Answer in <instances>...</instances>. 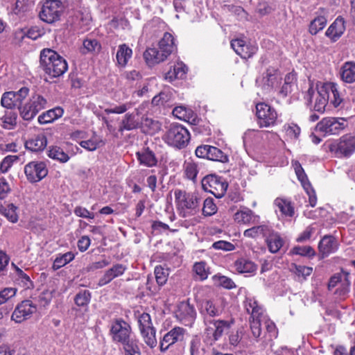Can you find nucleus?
Segmentation results:
<instances>
[{
    "mask_svg": "<svg viewBox=\"0 0 355 355\" xmlns=\"http://www.w3.org/2000/svg\"><path fill=\"white\" fill-rule=\"evenodd\" d=\"M327 24V19L324 16H318L311 21L309 26V32L311 35H316L322 31Z\"/></svg>",
    "mask_w": 355,
    "mask_h": 355,
    "instance_id": "nucleus-47",
    "label": "nucleus"
},
{
    "mask_svg": "<svg viewBox=\"0 0 355 355\" xmlns=\"http://www.w3.org/2000/svg\"><path fill=\"white\" fill-rule=\"evenodd\" d=\"M231 46L243 59H248L257 53V46L252 44H247L242 38L234 39L231 41Z\"/></svg>",
    "mask_w": 355,
    "mask_h": 355,
    "instance_id": "nucleus-24",
    "label": "nucleus"
},
{
    "mask_svg": "<svg viewBox=\"0 0 355 355\" xmlns=\"http://www.w3.org/2000/svg\"><path fill=\"white\" fill-rule=\"evenodd\" d=\"M64 10L60 0H45L39 12V17L44 22L52 24L58 21Z\"/></svg>",
    "mask_w": 355,
    "mask_h": 355,
    "instance_id": "nucleus-10",
    "label": "nucleus"
},
{
    "mask_svg": "<svg viewBox=\"0 0 355 355\" xmlns=\"http://www.w3.org/2000/svg\"><path fill=\"white\" fill-rule=\"evenodd\" d=\"M18 159L16 155H8L3 159L0 163V171L1 173H6L12 166L13 163Z\"/></svg>",
    "mask_w": 355,
    "mask_h": 355,
    "instance_id": "nucleus-61",
    "label": "nucleus"
},
{
    "mask_svg": "<svg viewBox=\"0 0 355 355\" xmlns=\"http://www.w3.org/2000/svg\"><path fill=\"white\" fill-rule=\"evenodd\" d=\"M256 115L258 124L261 128L271 127L276 124L277 119V112L273 107L266 103H259L257 104Z\"/></svg>",
    "mask_w": 355,
    "mask_h": 355,
    "instance_id": "nucleus-15",
    "label": "nucleus"
},
{
    "mask_svg": "<svg viewBox=\"0 0 355 355\" xmlns=\"http://www.w3.org/2000/svg\"><path fill=\"white\" fill-rule=\"evenodd\" d=\"M175 198L180 216L186 218L199 212L201 199L198 193L177 190L175 191Z\"/></svg>",
    "mask_w": 355,
    "mask_h": 355,
    "instance_id": "nucleus-5",
    "label": "nucleus"
},
{
    "mask_svg": "<svg viewBox=\"0 0 355 355\" xmlns=\"http://www.w3.org/2000/svg\"><path fill=\"white\" fill-rule=\"evenodd\" d=\"M204 191L212 193L215 197L222 198L227 189L228 184L225 180L216 175H208L204 177L201 181Z\"/></svg>",
    "mask_w": 355,
    "mask_h": 355,
    "instance_id": "nucleus-12",
    "label": "nucleus"
},
{
    "mask_svg": "<svg viewBox=\"0 0 355 355\" xmlns=\"http://www.w3.org/2000/svg\"><path fill=\"white\" fill-rule=\"evenodd\" d=\"M40 66L50 77L62 76L68 69L67 61L56 51L44 49L40 53Z\"/></svg>",
    "mask_w": 355,
    "mask_h": 355,
    "instance_id": "nucleus-2",
    "label": "nucleus"
},
{
    "mask_svg": "<svg viewBox=\"0 0 355 355\" xmlns=\"http://www.w3.org/2000/svg\"><path fill=\"white\" fill-rule=\"evenodd\" d=\"M141 337L146 343L150 348L153 349L157 346V341L156 338V329L151 328L148 331H144L140 332Z\"/></svg>",
    "mask_w": 355,
    "mask_h": 355,
    "instance_id": "nucleus-43",
    "label": "nucleus"
},
{
    "mask_svg": "<svg viewBox=\"0 0 355 355\" xmlns=\"http://www.w3.org/2000/svg\"><path fill=\"white\" fill-rule=\"evenodd\" d=\"M136 156L139 164L147 167H153L157 165V159L155 153L148 147H144L136 153Z\"/></svg>",
    "mask_w": 355,
    "mask_h": 355,
    "instance_id": "nucleus-30",
    "label": "nucleus"
},
{
    "mask_svg": "<svg viewBox=\"0 0 355 355\" xmlns=\"http://www.w3.org/2000/svg\"><path fill=\"white\" fill-rule=\"evenodd\" d=\"M345 30V21L341 17H338L331 24L326 31V35L334 41H336L343 34Z\"/></svg>",
    "mask_w": 355,
    "mask_h": 355,
    "instance_id": "nucleus-32",
    "label": "nucleus"
},
{
    "mask_svg": "<svg viewBox=\"0 0 355 355\" xmlns=\"http://www.w3.org/2000/svg\"><path fill=\"white\" fill-rule=\"evenodd\" d=\"M139 126V121L136 119V115L134 113H127L124 116L120 123L119 131L132 130L138 128Z\"/></svg>",
    "mask_w": 355,
    "mask_h": 355,
    "instance_id": "nucleus-37",
    "label": "nucleus"
},
{
    "mask_svg": "<svg viewBox=\"0 0 355 355\" xmlns=\"http://www.w3.org/2000/svg\"><path fill=\"white\" fill-rule=\"evenodd\" d=\"M110 336L114 343H119L122 346L136 339L132 335L130 324L121 318L111 320Z\"/></svg>",
    "mask_w": 355,
    "mask_h": 355,
    "instance_id": "nucleus-6",
    "label": "nucleus"
},
{
    "mask_svg": "<svg viewBox=\"0 0 355 355\" xmlns=\"http://www.w3.org/2000/svg\"><path fill=\"white\" fill-rule=\"evenodd\" d=\"M233 322V320H214L208 322V325H206L207 327L206 328L207 334L208 335L211 334L212 340L216 341L221 338L224 333L230 329Z\"/></svg>",
    "mask_w": 355,
    "mask_h": 355,
    "instance_id": "nucleus-22",
    "label": "nucleus"
},
{
    "mask_svg": "<svg viewBox=\"0 0 355 355\" xmlns=\"http://www.w3.org/2000/svg\"><path fill=\"white\" fill-rule=\"evenodd\" d=\"M37 307L31 300H26L19 303L12 312L11 319L16 323L28 320L35 313Z\"/></svg>",
    "mask_w": 355,
    "mask_h": 355,
    "instance_id": "nucleus-21",
    "label": "nucleus"
},
{
    "mask_svg": "<svg viewBox=\"0 0 355 355\" xmlns=\"http://www.w3.org/2000/svg\"><path fill=\"white\" fill-rule=\"evenodd\" d=\"M63 114V108L60 106H57L43 112L38 116L37 120L40 124L50 123L62 117Z\"/></svg>",
    "mask_w": 355,
    "mask_h": 355,
    "instance_id": "nucleus-33",
    "label": "nucleus"
},
{
    "mask_svg": "<svg viewBox=\"0 0 355 355\" xmlns=\"http://www.w3.org/2000/svg\"><path fill=\"white\" fill-rule=\"evenodd\" d=\"M282 79L279 71L270 67L263 72L260 82L264 90L270 91L279 85Z\"/></svg>",
    "mask_w": 355,
    "mask_h": 355,
    "instance_id": "nucleus-23",
    "label": "nucleus"
},
{
    "mask_svg": "<svg viewBox=\"0 0 355 355\" xmlns=\"http://www.w3.org/2000/svg\"><path fill=\"white\" fill-rule=\"evenodd\" d=\"M164 141L178 149L185 148L190 141V133L181 124L173 123L164 136Z\"/></svg>",
    "mask_w": 355,
    "mask_h": 355,
    "instance_id": "nucleus-8",
    "label": "nucleus"
},
{
    "mask_svg": "<svg viewBox=\"0 0 355 355\" xmlns=\"http://www.w3.org/2000/svg\"><path fill=\"white\" fill-rule=\"evenodd\" d=\"M29 8L28 0H17L13 12L17 15H21L28 11Z\"/></svg>",
    "mask_w": 355,
    "mask_h": 355,
    "instance_id": "nucleus-63",
    "label": "nucleus"
},
{
    "mask_svg": "<svg viewBox=\"0 0 355 355\" xmlns=\"http://www.w3.org/2000/svg\"><path fill=\"white\" fill-rule=\"evenodd\" d=\"M195 153L196 156L200 158H206L223 163L227 162L229 160L227 155L220 149L209 145L198 146Z\"/></svg>",
    "mask_w": 355,
    "mask_h": 355,
    "instance_id": "nucleus-20",
    "label": "nucleus"
},
{
    "mask_svg": "<svg viewBox=\"0 0 355 355\" xmlns=\"http://www.w3.org/2000/svg\"><path fill=\"white\" fill-rule=\"evenodd\" d=\"M284 130L290 138H297L300 134V127L293 123H287L284 125Z\"/></svg>",
    "mask_w": 355,
    "mask_h": 355,
    "instance_id": "nucleus-60",
    "label": "nucleus"
},
{
    "mask_svg": "<svg viewBox=\"0 0 355 355\" xmlns=\"http://www.w3.org/2000/svg\"><path fill=\"white\" fill-rule=\"evenodd\" d=\"M154 272L157 283L159 286L165 284L168 276V271L165 270L162 266H158L155 268Z\"/></svg>",
    "mask_w": 355,
    "mask_h": 355,
    "instance_id": "nucleus-59",
    "label": "nucleus"
},
{
    "mask_svg": "<svg viewBox=\"0 0 355 355\" xmlns=\"http://www.w3.org/2000/svg\"><path fill=\"white\" fill-rule=\"evenodd\" d=\"M294 166L297 178L300 181L304 189H310L311 184L301 164L298 162H295Z\"/></svg>",
    "mask_w": 355,
    "mask_h": 355,
    "instance_id": "nucleus-51",
    "label": "nucleus"
},
{
    "mask_svg": "<svg viewBox=\"0 0 355 355\" xmlns=\"http://www.w3.org/2000/svg\"><path fill=\"white\" fill-rule=\"evenodd\" d=\"M126 270L127 267L123 264L116 263L113 265L112 267L107 270L104 275L99 279L98 285L99 286H103L109 284L114 279L123 275Z\"/></svg>",
    "mask_w": 355,
    "mask_h": 355,
    "instance_id": "nucleus-27",
    "label": "nucleus"
},
{
    "mask_svg": "<svg viewBox=\"0 0 355 355\" xmlns=\"http://www.w3.org/2000/svg\"><path fill=\"white\" fill-rule=\"evenodd\" d=\"M103 141L101 139L93 137L88 140L82 141L80 142V145L83 148L89 150L94 151L102 146Z\"/></svg>",
    "mask_w": 355,
    "mask_h": 355,
    "instance_id": "nucleus-56",
    "label": "nucleus"
},
{
    "mask_svg": "<svg viewBox=\"0 0 355 355\" xmlns=\"http://www.w3.org/2000/svg\"><path fill=\"white\" fill-rule=\"evenodd\" d=\"M47 144V139L44 134L40 133L35 135L25 142L26 149L32 152H38L43 150Z\"/></svg>",
    "mask_w": 355,
    "mask_h": 355,
    "instance_id": "nucleus-31",
    "label": "nucleus"
},
{
    "mask_svg": "<svg viewBox=\"0 0 355 355\" xmlns=\"http://www.w3.org/2000/svg\"><path fill=\"white\" fill-rule=\"evenodd\" d=\"M82 52L84 54L87 53H98L101 49V44L96 39H86L83 43Z\"/></svg>",
    "mask_w": 355,
    "mask_h": 355,
    "instance_id": "nucleus-45",
    "label": "nucleus"
},
{
    "mask_svg": "<svg viewBox=\"0 0 355 355\" xmlns=\"http://www.w3.org/2000/svg\"><path fill=\"white\" fill-rule=\"evenodd\" d=\"M350 284L349 272L342 270L330 278L328 288L332 290L337 287L334 293L340 298L345 299L349 292Z\"/></svg>",
    "mask_w": 355,
    "mask_h": 355,
    "instance_id": "nucleus-13",
    "label": "nucleus"
},
{
    "mask_svg": "<svg viewBox=\"0 0 355 355\" xmlns=\"http://www.w3.org/2000/svg\"><path fill=\"white\" fill-rule=\"evenodd\" d=\"M355 152V136L345 135L342 136L336 147V153L340 156L348 157Z\"/></svg>",
    "mask_w": 355,
    "mask_h": 355,
    "instance_id": "nucleus-25",
    "label": "nucleus"
},
{
    "mask_svg": "<svg viewBox=\"0 0 355 355\" xmlns=\"http://www.w3.org/2000/svg\"><path fill=\"white\" fill-rule=\"evenodd\" d=\"M91 300V293L87 290L80 291L76 294L74 301L78 306H85L89 303Z\"/></svg>",
    "mask_w": 355,
    "mask_h": 355,
    "instance_id": "nucleus-54",
    "label": "nucleus"
},
{
    "mask_svg": "<svg viewBox=\"0 0 355 355\" xmlns=\"http://www.w3.org/2000/svg\"><path fill=\"white\" fill-rule=\"evenodd\" d=\"M48 156L61 163H66L70 158L69 155L66 153L62 148L57 146H49Z\"/></svg>",
    "mask_w": 355,
    "mask_h": 355,
    "instance_id": "nucleus-39",
    "label": "nucleus"
},
{
    "mask_svg": "<svg viewBox=\"0 0 355 355\" xmlns=\"http://www.w3.org/2000/svg\"><path fill=\"white\" fill-rule=\"evenodd\" d=\"M346 125L343 118L325 117L316 125V130L324 136L339 134Z\"/></svg>",
    "mask_w": 355,
    "mask_h": 355,
    "instance_id": "nucleus-14",
    "label": "nucleus"
},
{
    "mask_svg": "<svg viewBox=\"0 0 355 355\" xmlns=\"http://www.w3.org/2000/svg\"><path fill=\"white\" fill-rule=\"evenodd\" d=\"M274 204L283 216L292 217L294 215V207L291 201L284 198H277L275 200Z\"/></svg>",
    "mask_w": 355,
    "mask_h": 355,
    "instance_id": "nucleus-38",
    "label": "nucleus"
},
{
    "mask_svg": "<svg viewBox=\"0 0 355 355\" xmlns=\"http://www.w3.org/2000/svg\"><path fill=\"white\" fill-rule=\"evenodd\" d=\"M305 98L310 103L314 101L313 108L320 113L324 112L328 103L334 108H338L342 107L344 102L338 85L332 82H318L315 89L310 86Z\"/></svg>",
    "mask_w": 355,
    "mask_h": 355,
    "instance_id": "nucleus-1",
    "label": "nucleus"
},
{
    "mask_svg": "<svg viewBox=\"0 0 355 355\" xmlns=\"http://www.w3.org/2000/svg\"><path fill=\"white\" fill-rule=\"evenodd\" d=\"M138 343V340L135 339L123 345L124 355H141V351Z\"/></svg>",
    "mask_w": 355,
    "mask_h": 355,
    "instance_id": "nucleus-55",
    "label": "nucleus"
},
{
    "mask_svg": "<svg viewBox=\"0 0 355 355\" xmlns=\"http://www.w3.org/2000/svg\"><path fill=\"white\" fill-rule=\"evenodd\" d=\"M132 55V50L126 44H120L116 55L117 66L125 68Z\"/></svg>",
    "mask_w": 355,
    "mask_h": 355,
    "instance_id": "nucleus-34",
    "label": "nucleus"
},
{
    "mask_svg": "<svg viewBox=\"0 0 355 355\" xmlns=\"http://www.w3.org/2000/svg\"><path fill=\"white\" fill-rule=\"evenodd\" d=\"M158 46L159 49L148 48L144 53V58L148 64L153 65L164 61L177 49L173 36L167 32L164 34Z\"/></svg>",
    "mask_w": 355,
    "mask_h": 355,
    "instance_id": "nucleus-3",
    "label": "nucleus"
},
{
    "mask_svg": "<svg viewBox=\"0 0 355 355\" xmlns=\"http://www.w3.org/2000/svg\"><path fill=\"white\" fill-rule=\"evenodd\" d=\"M234 220L240 224L257 223L259 217L254 214L252 210L245 208L234 214Z\"/></svg>",
    "mask_w": 355,
    "mask_h": 355,
    "instance_id": "nucleus-35",
    "label": "nucleus"
},
{
    "mask_svg": "<svg viewBox=\"0 0 355 355\" xmlns=\"http://www.w3.org/2000/svg\"><path fill=\"white\" fill-rule=\"evenodd\" d=\"M187 330L181 327H174L159 340V349L162 352H166L171 346L184 340Z\"/></svg>",
    "mask_w": 355,
    "mask_h": 355,
    "instance_id": "nucleus-17",
    "label": "nucleus"
},
{
    "mask_svg": "<svg viewBox=\"0 0 355 355\" xmlns=\"http://www.w3.org/2000/svg\"><path fill=\"white\" fill-rule=\"evenodd\" d=\"M29 89L22 87L18 91L4 92L1 99V104L7 109L17 107L20 110L23 101L27 97Z\"/></svg>",
    "mask_w": 355,
    "mask_h": 355,
    "instance_id": "nucleus-16",
    "label": "nucleus"
},
{
    "mask_svg": "<svg viewBox=\"0 0 355 355\" xmlns=\"http://www.w3.org/2000/svg\"><path fill=\"white\" fill-rule=\"evenodd\" d=\"M137 321L140 332L146 330L148 331L151 328H155L151 320V317L147 313H143L140 314L138 316Z\"/></svg>",
    "mask_w": 355,
    "mask_h": 355,
    "instance_id": "nucleus-49",
    "label": "nucleus"
},
{
    "mask_svg": "<svg viewBox=\"0 0 355 355\" xmlns=\"http://www.w3.org/2000/svg\"><path fill=\"white\" fill-rule=\"evenodd\" d=\"M47 105V99L42 95L35 93L31 96L28 102L20 108V115L24 120L30 121Z\"/></svg>",
    "mask_w": 355,
    "mask_h": 355,
    "instance_id": "nucleus-9",
    "label": "nucleus"
},
{
    "mask_svg": "<svg viewBox=\"0 0 355 355\" xmlns=\"http://www.w3.org/2000/svg\"><path fill=\"white\" fill-rule=\"evenodd\" d=\"M340 77L345 83H353L355 82V62L348 61L342 65Z\"/></svg>",
    "mask_w": 355,
    "mask_h": 355,
    "instance_id": "nucleus-36",
    "label": "nucleus"
},
{
    "mask_svg": "<svg viewBox=\"0 0 355 355\" xmlns=\"http://www.w3.org/2000/svg\"><path fill=\"white\" fill-rule=\"evenodd\" d=\"M17 115L15 112H6L4 116L1 118L2 121V128L7 130L13 129L17 125Z\"/></svg>",
    "mask_w": 355,
    "mask_h": 355,
    "instance_id": "nucleus-48",
    "label": "nucleus"
},
{
    "mask_svg": "<svg viewBox=\"0 0 355 355\" xmlns=\"http://www.w3.org/2000/svg\"><path fill=\"white\" fill-rule=\"evenodd\" d=\"M17 289L15 288H6L0 292V305L14 297Z\"/></svg>",
    "mask_w": 355,
    "mask_h": 355,
    "instance_id": "nucleus-64",
    "label": "nucleus"
},
{
    "mask_svg": "<svg viewBox=\"0 0 355 355\" xmlns=\"http://www.w3.org/2000/svg\"><path fill=\"white\" fill-rule=\"evenodd\" d=\"M338 248V243L333 236H324L318 243L319 252L322 257H327L330 254L334 253Z\"/></svg>",
    "mask_w": 355,
    "mask_h": 355,
    "instance_id": "nucleus-28",
    "label": "nucleus"
},
{
    "mask_svg": "<svg viewBox=\"0 0 355 355\" xmlns=\"http://www.w3.org/2000/svg\"><path fill=\"white\" fill-rule=\"evenodd\" d=\"M202 211L205 216H212L216 212L217 207L212 198H207L205 200Z\"/></svg>",
    "mask_w": 355,
    "mask_h": 355,
    "instance_id": "nucleus-57",
    "label": "nucleus"
},
{
    "mask_svg": "<svg viewBox=\"0 0 355 355\" xmlns=\"http://www.w3.org/2000/svg\"><path fill=\"white\" fill-rule=\"evenodd\" d=\"M269 227L266 225H258V226H254L250 229H248L244 231L243 235L245 237L248 238H257L260 235H262L263 237L265 236L266 234L268 231Z\"/></svg>",
    "mask_w": 355,
    "mask_h": 355,
    "instance_id": "nucleus-44",
    "label": "nucleus"
},
{
    "mask_svg": "<svg viewBox=\"0 0 355 355\" xmlns=\"http://www.w3.org/2000/svg\"><path fill=\"white\" fill-rule=\"evenodd\" d=\"M132 106L130 103H127L119 105H115L112 107L105 108L104 112L107 114H123L125 112Z\"/></svg>",
    "mask_w": 355,
    "mask_h": 355,
    "instance_id": "nucleus-62",
    "label": "nucleus"
},
{
    "mask_svg": "<svg viewBox=\"0 0 355 355\" xmlns=\"http://www.w3.org/2000/svg\"><path fill=\"white\" fill-rule=\"evenodd\" d=\"M215 285L218 286H223L227 289H232L236 288V284L233 280L226 276L221 275H215L212 277Z\"/></svg>",
    "mask_w": 355,
    "mask_h": 355,
    "instance_id": "nucleus-46",
    "label": "nucleus"
},
{
    "mask_svg": "<svg viewBox=\"0 0 355 355\" xmlns=\"http://www.w3.org/2000/svg\"><path fill=\"white\" fill-rule=\"evenodd\" d=\"M196 311L194 306L188 302H182L175 312L176 319L182 324L191 327L196 319Z\"/></svg>",
    "mask_w": 355,
    "mask_h": 355,
    "instance_id": "nucleus-19",
    "label": "nucleus"
},
{
    "mask_svg": "<svg viewBox=\"0 0 355 355\" xmlns=\"http://www.w3.org/2000/svg\"><path fill=\"white\" fill-rule=\"evenodd\" d=\"M17 209V207L12 203L6 204L5 205L0 206V213L6 217L9 221L14 223L18 220V216L16 212Z\"/></svg>",
    "mask_w": 355,
    "mask_h": 355,
    "instance_id": "nucleus-40",
    "label": "nucleus"
},
{
    "mask_svg": "<svg viewBox=\"0 0 355 355\" xmlns=\"http://www.w3.org/2000/svg\"><path fill=\"white\" fill-rule=\"evenodd\" d=\"M193 270L200 280H205L207 278L209 270L205 262H196L193 265Z\"/></svg>",
    "mask_w": 355,
    "mask_h": 355,
    "instance_id": "nucleus-53",
    "label": "nucleus"
},
{
    "mask_svg": "<svg viewBox=\"0 0 355 355\" xmlns=\"http://www.w3.org/2000/svg\"><path fill=\"white\" fill-rule=\"evenodd\" d=\"M293 254L300 255L303 257H312L315 255L314 249L309 246H295L291 251Z\"/></svg>",
    "mask_w": 355,
    "mask_h": 355,
    "instance_id": "nucleus-52",
    "label": "nucleus"
},
{
    "mask_svg": "<svg viewBox=\"0 0 355 355\" xmlns=\"http://www.w3.org/2000/svg\"><path fill=\"white\" fill-rule=\"evenodd\" d=\"M69 16L68 22L76 29L85 31L88 29L91 24V16L87 8L82 6L80 2H78L76 7Z\"/></svg>",
    "mask_w": 355,
    "mask_h": 355,
    "instance_id": "nucleus-11",
    "label": "nucleus"
},
{
    "mask_svg": "<svg viewBox=\"0 0 355 355\" xmlns=\"http://www.w3.org/2000/svg\"><path fill=\"white\" fill-rule=\"evenodd\" d=\"M74 258L75 254L72 252H67L62 254H58L55 259L52 267L54 270H58L73 261Z\"/></svg>",
    "mask_w": 355,
    "mask_h": 355,
    "instance_id": "nucleus-42",
    "label": "nucleus"
},
{
    "mask_svg": "<svg viewBox=\"0 0 355 355\" xmlns=\"http://www.w3.org/2000/svg\"><path fill=\"white\" fill-rule=\"evenodd\" d=\"M12 267L15 269L17 280L20 281L24 289H30L33 288V283L31 280L29 276L26 274L21 268L17 266L14 263L11 264Z\"/></svg>",
    "mask_w": 355,
    "mask_h": 355,
    "instance_id": "nucleus-41",
    "label": "nucleus"
},
{
    "mask_svg": "<svg viewBox=\"0 0 355 355\" xmlns=\"http://www.w3.org/2000/svg\"><path fill=\"white\" fill-rule=\"evenodd\" d=\"M201 340L198 336L192 337L189 345V355H200Z\"/></svg>",
    "mask_w": 355,
    "mask_h": 355,
    "instance_id": "nucleus-58",
    "label": "nucleus"
},
{
    "mask_svg": "<svg viewBox=\"0 0 355 355\" xmlns=\"http://www.w3.org/2000/svg\"><path fill=\"white\" fill-rule=\"evenodd\" d=\"M243 305L245 311L250 315V329L253 336L259 338L262 334L261 322L265 319V309L254 297L246 296Z\"/></svg>",
    "mask_w": 355,
    "mask_h": 355,
    "instance_id": "nucleus-4",
    "label": "nucleus"
},
{
    "mask_svg": "<svg viewBox=\"0 0 355 355\" xmlns=\"http://www.w3.org/2000/svg\"><path fill=\"white\" fill-rule=\"evenodd\" d=\"M24 173L30 182L35 183L47 175L48 169L43 162H31L25 165Z\"/></svg>",
    "mask_w": 355,
    "mask_h": 355,
    "instance_id": "nucleus-18",
    "label": "nucleus"
},
{
    "mask_svg": "<svg viewBox=\"0 0 355 355\" xmlns=\"http://www.w3.org/2000/svg\"><path fill=\"white\" fill-rule=\"evenodd\" d=\"M226 306V300L221 297L202 301L198 309L205 324L208 325V322L214 320L213 318L220 316L224 312Z\"/></svg>",
    "mask_w": 355,
    "mask_h": 355,
    "instance_id": "nucleus-7",
    "label": "nucleus"
},
{
    "mask_svg": "<svg viewBox=\"0 0 355 355\" xmlns=\"http://www.w3.org/2000/svg\"><path fill=\"white\" fill-rule=\"evenodd\" d=\"M265 235V241L270 252L275 254L278 252L284 244V240L280 234L269 227L268 231Z\"/></svg>",
    "mask_w": 355,
    "mask_h": 355,
    "instance_id": "nucleus-26",
    "label": "nucleus"
},
{
    "mask_svg": "<svg viewBox=\"0 0 355 355\" xmlns=\"http://www.w3.org/2000/svg\"><path fill=\"white\" fill-rule=\"evenodd\" d=\"M234 268L239 273H248L250 275H254L257 270V264L245 257L237 259L234 263Z\"/></svg>",
    "mask_w": 355,
    "mask_h": 355,
    "instance_id": "nucleus-29",
    "label": "nucleus"
},
{
    "mask_svg": "<svg viewBox=\"0 0 355 355\" xmlns=\"http://www.w3.org/2000/svg\"><path fill=\"white\" fill-rule=\"evenodd\" d=\"M186 177L195 182L198 173V165L193 161H187L184 164Z\"/></svg>",
    "mask_w": 355,
    "mask_h": 355,
    "instance_id": "nucleus-50",
    "label": "nucleus"
}]
</instances>
